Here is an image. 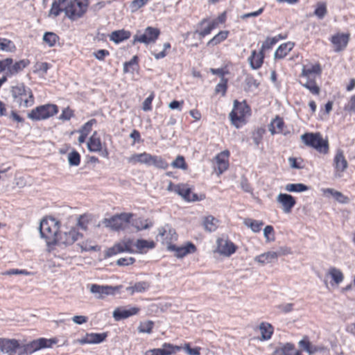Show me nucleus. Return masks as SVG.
<instances>
[{
	"label": "nucleus",
	"mask_w": 355,
	"mask_h": 355,
	"mask_svg": "<svg viewBox=\"0 0 355 355\" xmlns=\"http://www.w3.org/2000/svg\"><path fill=\"white\" fill-rule=\"evenodd\" d=\"M89 0H56L49 10V15L55 17L62 12L71 21H77L83 18L88 10Z\"/></svg>",
	"instance_id": "1"
},
{
	"label": "nucleus",
	"mask_w": 355,
	"mask_h": 355,
	"mask_svg": "<svg viewBox=\"0 0 355 355\" xmlns=\"http://www.w3.org/2000/svg\"><path fill=\"white\" fill-rule=\"evenodd\" d=\"M322 72L321 64L319 62L309 63L303 66L300 77L306 80L302 86L309 90L313 95H318L320 87L316 83V78L320 77Z\"/></svg>",
	"instance_id": "2"
},
{
	"label": "nucleus",
	"mask_w": 355,
	"mask_h": 355,
	"mask_svg": "<svg viewBox=\"0 0 355 355\" xmlns=\"http://www.w3.org/2000/svg\"><path fill=\"white\" fill-rule=\"evenodd\" d=\"M60 223L51 216L44 217L40 222V231L48 245H56Z\"/></svg>",
	"instance_id": "3"
},
{
	"label": "nucleus",
	"mask_w": 355,
	"mask_h": 355,
	"mask_svg": "<svg viewBox=\"0 0 355 355\" xmlns=\"http://www.w3.org/2000/svg\"><path fill=\"white\" fill-rule=\"evenodd\" d=\"M10 93L13 101L19 107L27 108L31 107L35 103V97L32 90L24 83H19L11 87Z\"/></svg>",
	"instance_id": "4"
},
{
	"label": "nucleus",
	"mask_w": 355,
	"mask_h": 355,
	"mask_svg": "<svg viewBox=\"0 0 355 355\" xmlns=\"http://www.w3.org/2000/svg\"><path fill=\"white\" fill-rule=\"evenodd\" d=\"M227 21L226 11L219 14L215 19L205 17L202 19L197 24V28L194 33L199 37L204 38L210 35L211 32L219 27L220 24H224Z\"/></svg>",
	"instance_id": "5"
},
{
	"label": "nucleus",
	"mask_w": 355,
	"mask_h": 355,
	"mask_svg": "<svg viewBox=\"0 0 355 355\" xmlns=\"http://www.w3.org/2000/svg\"><path fill=\"white\" fill-rule=\"evenodd\" d=\"M251 115V108L245 101L234 100L233 109L230 113V119L233 125L239 128L247 123V117Z\"/></svg>",
	"instance_id": "6"
},
{
	"label": "nucleus",
	"mask_w": 355,
	"mask_h": 355,
	"mask_svg": "<svg viewBox=\"0 0 355 355\" xmlns=\"http://www.w3.org/2000/svg\"><path fill=\"white\" fill-rule=\"evenodd\" d=\"M301 139L308 147L315 149L322 155L329 153V144L327 139H324L320 132H306L301 135Z\"/></svg>",
	"instance_id": "7"
},
{
	"label": "nucleus",
	"mask_w": 355,
	"mask_h": 355,
	"mask_svg": "<svg viewBox=\"0 0 355 355\" xmlns=\"http://www.w3.org/2000/svg\"><path fill=\"white\" fill-rule=\"evenodd\" d=\"M59 112L58 106L53 103L41 105L32 109L27 114L28 119L33 121L48 119Z\"/></svg>",
	"instance_id": "8"
},
{
	"label": "nucleus",
	"mask_w": 355,
	"mask_h": 355,
	"mask_svg": "<svg viewBox=\"0 0 355 355\" xmlns=\"http://www.w3.org/2000/svg\"><path fill=\"white\" fill-rule=\"evenodd\" d=\"M161 31L159 28L153 26L146 27L143 31H138L133 36L132 44H144L146 46L155 44L158 40Z\"/></svg>",
	"instance_id": "9"
},
{
	"label": "nucleus",
	"mask_w": 355,
	"mask_h": 355,
	"mask_svg": "<svg viewBox=\"0 0 355 355\" xmlns=\"http://www.w3.org/2000/svg\"><path fill=\"white\" fill-rule=\"evenodd\" d=\"M132 217V214L121 213L113 216L110 218L104 219L103 223L105 227L118 231L123 230L126 225L130 223Z\"/></svg>",
	"instance_id": "10"
},
{
	"label": "nucleus",
	"mask_w": 355,
	"mask_h": 355,
	"mask_svg": "<svg viewBox=\"0 0 355 355\" xmlns=\"http://www.w3.org/2000/svg\"><path fill=\"white\" fill-rule=\"evenodd\" d=\"M87 146L89 151L98 153L105 158L109 157V150L105 144L102 142L101 138L96 131H94L89 138Z\"/></svg>",
	"instance_id": "11"
},
{
	"label": "nucleus",
	"mask_w": 355,
	"mask_h": 355,
	"mask_svg": "<svg viewBox=\"0 0 355 355\" xmlns=\"http://www.w3.org/2000/svg\"><path fill=\"white\" fill-rule=\"evenodd\" d=\"M178 192L177 194L187 202H196L200 201L205 198V194L198 196L192 192L191 188L188 184L179 183L177 184Z\"/></svg>",
	"instance_id": "12"
},
{
	"label": "nucleus",
	"mask_w": 355,
	"mask_h": 355,
	"mask_svg": "<svg viewBox=\"0 0 355 355\" xmlns=\"http://www.w3.org/2000/svg\"><path fill=\"white\" fill-rule=\"evenodd\" d=\"M230 157V152L228 150H225L216 155L214 159L216 166L214 169L218 176H220L229 168Z\"/></svg>",
	"instance_id": "13"
},
{
	"label": "nucleus",
	"mask_w": 355,
	"mask_h": 355,
	"mask_svg": "<svg viewBox=\"0 0 355 355\" xmlns=\"http://www.w3.org/2000/svg\"><path fill=\"white\" fill-rule=\"evenodd\" d=\"M216 251L225 257H230L234 254L238 247L230 240L218 238L216 241Z\"/></svg>",
	"instance_id": "14"
},
{
	"label": "nucleus",
	"mask_w": 355,
	"mask_h": 355,
	"mask_svg": "<svg viewBox=\"0 0 355 355\" xmlns=\"http://www.w3.org/2000/svg\"><path fill=\"white\" fill-rule=\"evenodd\" d=\"M82 234L76 227H71L69 231L58 234L56 244H64L66 245L74 243Z\"/></svg>",
	"instance_id": "15"
},
{
	"label": "nucleus",
	"mask_w": 355,
	"mask_h": 355,
	"mask_svg": "<svg viewBox=\"0 0 355 355\" xmlns=\"http://www.w3.org/2000/svg\"><path fill=\"white\" fill-rule=\"evenodd\" d=\"M333 166L336 174L338 176H340L341 173L348 168V162L343 150L338 149L336 151L333 159Z\"/></svg>",
	"instance_id": "16"
},
{
	"label": "nucleus",
	"mask_w": 355,
	"mask_h": 355,
	"mask_svg": "<svg viewBox=\"0 0 355 355\" xmlns=\"http://www.w3.org/2000/svg\"><path fill=\"white\" fill-rule=\"evenodd\" d=\"M277 202L280 205L281 209L285 214L291 213L293 207L296 205L295 198L287 193H279L277 196Z\"/></svg>",
	"instance_id": "17"
},
{
	"label": "nucleus",
	"mask_w": 355,
	"mask_h": 355,
	"mask_svg": "<svg viewBox=\"0 0 355 355\" xmlns=\"http://www.w3.org/2000/svg\"><path fill=\"white\" fill-rule=\"evenodd\" d=\"M107 336V333H87L85 336L74 341L81 345L86 344H98L103 342Z\"/></svg>",
	"instance_id": "18"
},
{
	"label": "nucleus",
	"mask_w": 355,
	"mask_h": 355,
	"mask_svg": "<svg viewBox=\"0 0 355 355\" xmlns=\"http://www.w3.org/2000/svg\"><path fill=\"white\" fill-rule=\"evenodd\" d=\"M157 236L161 237L162 243L165 245L168 250H170L171 245H174L173 242L178 239V235L175 230L171 229L167 230L165 227L159 228Z\"/></svg>",
	"instance_id": "19"
},
{
	"label": "nucleus",
	"mask_w": 355,
	"mask_h": 355,
	"mask_svg": "<svg viewBox=\"0 0 355 355\" xmlns=\"http://www.w3.org/2000/svg\"><path fill=\"white\" fill-rule=\"evenodd\" d=\"M349 33H336L331 36L330 41L336 52L344 50L349 41Z\"/></svg>",
	"instance_id": "20"
},
{
	"label": "nucleus",
	"mask_w": 355,
	"mask_h": 355,
	"mask_svg": "<svg viewBox=\"0 0 355 355\" xmlns=\"http://www.w3.org/2000/svg\"><path fill=\"white\" fill-rule=\"evenodd\" d=\"M122 286H101L98 284H92L90 288V291L93 293H98L99 298H103L104 295H114L116 291L121 288Z\"/></svg>",
	"instance_id": "21"
},
{
	"label": "nucleus",
	"mask_w": 355,
	"mask_h": 355,
	"mask_svg": "<svg viewBox=\"0 0 355 355\" xmlns=\"http://www.w3.org/2000/svg\"><path fill=\"white\" fill-rule=\"evenodd\" d=\"M196 250V246L191 242H187L185 245L181 247L175 245L170 246V251L175 252V256L178 258H182L189 254L195 253Z\"/></svg>",
	"instance_id": "22"
},
{
	"label": "nucleus",
	"mask_w": 355,
	"mask_h": 355,
	"mask_svg": "<svg viewBox=\"0 0 355 355\" xmlns=\"http://www.w3.org/2000/svg\"><path fill=\"white\" fill-rule=\"evenodd\" d=\"M139 311L140 308L136 306L131 307L129 309H125L123 307H118L113 311V318L115 320L119 321L137 315Z\"/></svg>",
	"instance_id": "23"
},
{
	"label": "nucleus",
	"mask_w": 355,
	"mask_h": 355,
	"mask_svg": "<svg viewBox=\"0 0 355 355\" xmlns=\"http://www.w3.org/2000/svg\"><path fill=\"white\" fill-rule=\"evenodd\" d=\"M96 123L97 120L96 119H92L84 123L78 130V132L80 134L78 139L80 145L85 142L88 135L92 130L93 126Z\"/></svg>",
	"instance_id": "24"
},
{
	"label": "nucleus",
	"mask_w": 355,
	"mask_h": 355,
	"mask_svg": "<svg viewBox=\"0 0 355 355\" xmlns=\"http://www.w3.org/2000/svg\"><path fill=\"white\" fill-rule=\"evenodd\" d=\"M151 154L144 152L141 153L132 154L128 158V163L136 165L137 164L150 166Z\"/></svg>",
	"instance_id": "25"
},
{
	"label": "nucleus",
	"mask_w": 355,
	"mask_h": 355,
	"mask_svg": "<svg viewBox=\"0 0 355 355\" xmlns=\"http://www.w3.org/2000/svg\"><path fill=\"white\" fill-rule=\"evenodd\" d=\"M31 62L28 59H23L15 62H12L8 67L6 74L8 76H12L22 71L26 67L30 64Z\"/></svg>",
	"instance_id": "26"
},
{
	"label": "nucleus",
	"mask_w": 355,
	"mask_h": 355,
	"mask_svg": "<svg viewBox=\"0 0 355 355\" xmlns=\"http://www.w3.org/2000/svg\"><path fill=\"white\" fill-rule=\"evenodd\" d=\"M265 58V53L259 50L257 52L256 50L252 51L251 55L248 58L250 67L253 69H259L261 67Z\"/></svg>",
	"instance_id": "27"
},
{
	"label": "nucleus",
	"mask_w": 355,
	"mask_h": 355,
	"mask_svg": "<svg viewBox=\"0 0 355 355\" xmlns=\"http://www.w3.org/2000/svg\"><path fill=\"white\" fill-rule=\"evenodd\" d=\"M274 355H303L301 350L296 349L292 343H286L275 351Z\"/></svg>",
	"instance_id": "28"
},
{
	"label": "nucleus",
	"mask_w": 355,
	"mask_h": 355,
	"mask_svg": "<svg viewBox=\"0 0 355 355\" xmlns=\"http://www.w3.org/2000/svg\"><path fill=\"white\" fill-rule=\"evenodd\" d=\"M295 46L293 42H287L279 46L274 54L275 60H282L288 55Z\"/></svg>",
	"instance_id": "29"
},
{
	"label": "nucleus",
	"mask_w": 355,
	"mask_h": 355,
	"mask_svg": "<svg viewBox=\"0 0 355 355\" xmlns=\"http://www.w3.org/2000/svg\"><path fill=\"white\" fill-rule=\"evenodd\" d=\"M135 246L137 248L135 253L144 254L149 250L155 248L156 243L153 240L137 239Z\"/></svg>",
	"instance_id": "30"
},
{
	"label": "nucleus",
	"mask_w": 355,
	"mask_h": 355,
	"mask_svg": "<svg viewBox=\"0 0 355 355\" xmlns=\"http://www.w3.org/2000/svg\"><path fill=\"white\" fill-rule=\"evenodd\" d=\"M285 126L286 125L283 118L277 115L269 124V131L272 135L281 134L283 133Z\"/></svg>",
	"instance_id": "31"
},
{
	"label": "nucleus",
	"mask_w": 355,
	"mask_h": 355,
	"mask_svg": "<svg viewBox=\"0 0 355 355\" xmlns=\"http://www.w3.org/2000/svg\"><path fill=\"white\" fill-rule=\"evenodd\" d=\"M131 37V32L125 29L114 31L109 35L110 40L115 44L123 42Z\"/></svg>",
	"instance_id": "32"
},
{
	"label": "nucleus",
	"mask_w": 355,
	"mask_h": 355,
	"mask_svg": "<svg viewBox=\"0 0 355 355\" xmlns=\"http://www.w3.org/2000/svg\"><path fill=\"white\" fill-rule=\"evenodd\" d=\"M322 191L324 196L331 195L340 204H347L350 201V199L348 196L344 195L340 191H336L334 189H322Z\"/></svg>",
	"instance_id": "33"
},
{
	"label": "nucleus",
	"mask_w": 355,
	"mask_h": 355,
	"mask_svg": "<svg viewBox=\"0 0 355 355\" xmlns=\"http://www.w3.org/2000/svg\"><path fill=\"white\" fill-rule=\"evenodd\" d=\"M259 329L261 333L260 340H268L272 338L274 334L273 326L267 322H262L259 325Z\"/></svg>",
	"instance_id": "34"
},
{
	"label": "nucleus",
	"mask_w": 355,
	"mask_h": 355,
	"mask_svg": "<svg viewBox=\"0 0 355 355\" xmlns=\"http://www.w3.org/2000/svg\"><path fill=\"white\" fill-rule=\"evenodd\" d=\"M279 254L276 252L268 251L257 256L254 258L255 261L262 265L270 263L277 260Z\"/></svg>",
	"instance_id": "35"
},
{
	"label": "nucleus",
	"mask_w": 355,
	"mask_h": 355,
	"mask_svg": "<svg viewBox=\"0 0 355 355\" xmlns=\"http://www.w3.org/2000/svg\"><path fill=\"white\" fill-rule=\"evenodd\" d=\"M327 275L331 277V284L339 285L344 280V274L341 270L336 267H330L328 270Z\"/></svg>",
	"instance_id": "36"
},
{
	"label": "nucleus",
	"mask_w": 355,
	"mask_h": 355,
	"mask_svg": "<svg viewBox=\"0 0 355 355\" xmlns=\"http://www.w3.org/2000/svg\"><path fill=\"white\" fill-rule=\"evenodd\" d=\"M288 37L287 34H279L275 37H268L263 42L261 49L264 53L265 51L272 48L279 40H285Z\"/></svg>",
	"instance_id": "37"
},
{
	"label": "nucleus",
	"mask_w": 355,
	"mask_h": 355,
	"mask_svg": "<svg viewBox=\"0 0 355 355\" xmlns=\"http://www.w3.org/2000/svg\"><path fill=\"white\" fill-rule=\"evenodd\" d=\"M19 347L20 345L17 340L3 338L1 351H5L10 354H15Z\"/></svg>",
	"instance_id": "38"
},
{
	"label": "nucleus",
	"mask_w": 355,
	"mask_h": 355,
	"mask_svg": "<svg viewBox=\"0 0 355 355\" xmlns=\"http://www.w3.org/2000/svg\"><path fill=\"white\" fill-rule=\"evenodd\" d=\"M230 31L225 30V31H220L217 34H216L211 40H209L207 43V46H215L223 42H224L229 36Z\"/></svg>",
	"instance_id": "39"
},
{
	"label": "nucleus",
	"mask_w": 355,
	"mask_h": 355,
	"mask_svg": "<svg viewBox=\"0 0 355 355\" xmlns=\"http://www.w3.org/2000/svg\"><path fill=\"white\" fill-rule=\"evenodd\" d=\"M139 57L136 55H134L130 60L128 62H125L123 64V71L124 73H134L135 71H138L139 69Z\"/></svg>",
	"instance_id": "40"
},
{
	"label": "nucleus",
	"mask_w": 355,
	"mask_h": 355,
	"mask_svg": "<svg viewBox=\"0 0 355 355\" xmlns=\"http://www.w3.org/2000/svg\"><path fill=\"white\" fill-rule=\"evenodd\" d=\"M218 220L211 215L204 217L202 220V226L205 230L209 232L216 231L218 228Z\"/></svg>",
	"instance_id": "41"
},
{
	"label": "nucleus",
	"mask_w": 355,
	"mask_h": 355,
	"mask_svg": "<svg viewBox=\"0 0 355 355\" xmlns=\"http://www.w3.org/2000/svg\"><path fill=\"white\" fill-rule=\"evenodd\" d=\"M94 216L90 214L80 215L77 221V225L83 230H87L89 225L93 223Z\"/></svg>",
	"instance_id": "42"
},
{
	"label": "nucleus",
	"mask_w": 355,
	"mask_h": 355,
	"mask_svg": "<svg viewBox=\"0 0 355 355\" xmlns=\"http://www.w3.org/2000/svg\"><path fill=\"white\" fill-rule=\"evenodd\" d=\"M42 40L49 47H53L59 42L60 37L53 32H46L43 35Z\"/></svg>",
	"instance_id": "43"
},
{
	"label": "nucleus",
	"mask_w": 355,
	"mask_h": 355,
	"mask_svg": "<svg viewBox=\"0 0 355 355\" xmlns=\"http://www.w3.org/2000/svg\"><path fill=\"white\" fill-rule=\"evenodd\" d=\"M243 223L255 233L259 232L264 225V223L261 220H257L250 218H245Z\"/></svg>",
	"instance_id": "44"
},
{
	"label": "nucleus",
	"mask_w": 355,
	"mask_h": 355,
	"mask_svg": "<svg viewBox=\"0 0 355 355\" xmlns=\"http://www.w3.org/2000/svg\"><path fill=\"white\" fill-rule=\"evenodd\" d=\"M153 165L155 167L160 169H167L168 163L162 156L151 155L150 166Z\"/></svg>",
	"instance_id": "45"
},
{
	"label": "nucleus",
	"mask_w": 355,
	"mask_h": 355,
	"mask_svg": "<svg viewBox=\"0 0 355 355\" xmlns=\"http://www.w3.org/2000/svg\"><path fill=\"white\" fill-rule=\"evenodd\" d=\"M150 287V285L146 282H139L135 283L133 286L127 288V291H130L131 294L135 293H142L146 291Z\"/></svg>",
	"instance_id": "46"
},
{
	"label": "nucleus",
	"mask_w": 355,
	"mask_h": 355,
	"mask_svg": "<svg viewBox=\"0 0 355 355\" xmlns=\"http://www.w3.org/2000/svg\"><path fill=\"white\" fill-rule=\"evenodd\" d=\"M314 15H315L318 19H323L325 15L327 14V3L323 1H319L315 5V8L313 12Z\"/></svg>",
	"instance_id": "47"
},
{
	"label": "nucleus",
	"mask_w": 355,
	"mask_h": 355,
	"mask_svg": "<svg viewBox=\"0 0 355 355\" xmlns=\"http://www.w3.org/2000/svg\"><path fill=\"white\" fill-rule=\"evenodd\" d=\"M162 351L164 352V355H172L182 349L181 346L174 345L169 343H164L162 345Z\"/></svg>",
	"instance_id": "48"
},
{
	"label": "nucleus",
	"mask_w": 355,
	"mask_h": 355,
	"mask_svg": "<svg viewBox=\"0 0 355 355\" xmlns=\"http://www.w3.org/2000/svg\"><path fill=\"white\" fill-rule=\"evenodd\" d=\"M171 166L174 168L182 169L186 171L188 169V164L185 161V158L182 155H178L174 161L171 163Z\"/></svg>",
	"instance_id": "49"
},
{
	"label": "nucleus",
	"mask_w": 355,
	"mask_h": 355,
	"mask_svg": "<svg viewBox=\"0 0 355 355\" xmlns=\"http://www.w3.org/2000/svg\"><path fill=\"white\" fill-rule=\"evenodd\" d=\"M285 189L288 192H303L309 190V187L302 183L288 184L286 185Z\"/></svg>",
	"instance_id": "50"
},
{
	"label": "nucleus",
	"mask_w": 355,
	"mask_h": 355,
	"mask_svg": "<svg viewBox=\"0 0 355 355\" xmlns=\"http://www.w3.org/2000/svg\"><path fill=\"white\" fill-rule=\"evenodd\" d=\"M228 88V80H220V82L216 85L214 94L216 95L220 94L222 96L226 95Z\"/></svg>",
	"instance_id": "51"
},
{
	"label": "nucleus",
	"mask_w": 355,
	"mask_h": 355,
	"mask_svg": "<svg viewBox=\"0 0 355 355\" xmlns=\"http://www.w3.org/2000/svg\"><path fill=\"white\" fill-rule=\"evenodd\" d=\"M81 157L80 153L76 150H72L68 155V161L70 166H78L80 164Z\"/></svg>",
	"instance_id": "52"
},
{
	"label": "nucleus",
	"mask_w": 355,
	"mask_h": 355,
	"mask_svg": "<svg viewBox=\"0 0 355 355\" xmlns=\"http://www.w3.org/2000/svg\"><path fill=\"white\" fill-rule=\"evenodd\" d=\"M154 322L151 320L141 322L138 327V331L140 333L150 334L153 331Z\"/></svg>",
	"instance_id": "53"
},
{
	"label": "nucleus",
	"mask_w": 355,
	"mask_h": 355,
	"mask_svg": "<svg viewBox=\"0 0 355 355\" xmlns=\"http://www.w3.org/2000/svg\"><path fill=\"white\" fill-rule=\"evenodd\" d=\"M80 246L83 251H96L99 250V247L92 240L83 241Z\"/></svg>",
	"instance_id": "54"
},
{
	"label": "nucleus",
	"mask_w": 355,
	"mask_h": 355,
	"mask_svg": "<svg viewBox=\"0 0 355 355\" xmlns=\"http://www.w3.org/2000/svg\"><path fill=\"white\" fill-rule=\"evenodd\" d=\"M119 245H120L121 248L123 250V252H127L130 253H135V250H134L133 246L135 244L133 243L132 240L128 239L125 241H123L121 242L118 243Z\"/></svg>",
	"instance_id": "55"
},
{
	"label": "nucleus",
	"mask_w": 355,
	"mask_h": 355,
	"mask_svg": "<svg viewBox=\"0 0 355 355\" xmlns=\"http://www.w3.org/2000/svg\"><path fill=\"white\" fill-rule=\"evenodd\" d=\"M121 252H123V250L121 248L120 245H119L117 243H115L112 247L107 248L105 251L104 257L105 259H107Z\"/></svg>",
	"instance_id": "56"
},
{
	"label": "nucleus",
	"mask_w": 355,
	"mask_h": 355,
	"mask_svg": "<svg viewBox=\"0 0 355 355\" xmlns=\"http://www.w3.org/2000/svg\"><path fill=\"white\" fill-rule=\"evenodd\" d=\"M15 48V46L11 40L0 37V51H10Z\"/></svg>",
	"instance_id": "57"
},
{
	"label": "nucleus",
	"mask_w": 355,
	"mask_h": 355,
	"mask_svg": "<svg viewBox=\"0 0 355 355\" xmlns=\"http://www.w3.org/2000/svg\"><path fill=\"white\" fill-rule=\"evenodd\" d=\"M74 110L68 106L62 110L59 119L62 121H69L71 118L74 117Z\"/></svg>",
	"instance_id": "58"
},
{
	"label": "nucleus",
	"mask_w": 355,
	"mask_h": 355,
	"mask_svg": "<svg viewBox=\"0 0 355 355\" xmlns=\"http://www.w3.org/2000/svg\"><path fill=\"white\" fill-rule=\"evenodd\" d=\"M40 345H41V349L44 348H51L54 345H56L58 342V339L57 338H40Z\"/></svg>",
	"instance_id": "59"
},
{
	"label": "nucleus",
	"mask_w": 355,
	"mask_h": 355,
	"mask_svg": "<svg viewBox=\"0 0 355 355\" xmlns=\"http://www.w3.org/2000/svg\"><path fill=\"white\" fill-rule=\"evenodd\" d=\"M171 48V44L170 42H165L164 44V49L163 51L156 53L153 52L152 54L156 60H159L165 58L168 55V50Z\"/></svg>",
	"instance_id": "60"
},
{
	"label": "nucleus",
	"mask_w": 355,
	"mask_h": 355,
	"mask_svg": "<svg viewBox=\"0 0 355 355\" xmlns=\"http://www.w3.org/2000/svg\"><path fill=\"white\" fill-rule=\"evenodd\" d=\"M149 0H133L130 4V10L132 12L139 10L140 8L146 6Z\"/></svg>",
	"instance_id": "61"
},
{
	"label": "nucleus",
	"mask_w": 355,
	"mask_h": 355,
	"mask_svg": "<svg viewBox=\"0 0 355 355\" xmlns=\"http://www.w3.org/2000/svg\"><path fill=\"white\" fill-rule=\"evenodd\" d=\"M182 349H184L189 355H200L201 347H196L191 348L189 343H184Z\"/></svg>",
	"instance_id": "62"
},
{
	"label": "nucleus",
	"mask_w": 355,
	"mask_h": 355,
	"mask_svg": "<svg viewBox=\"0 0 355 355\" xmlns=\"http://www.w3.org/2000/svg\"><path fill=\"white\" fill-rule=\"evenodd\" d=\"M155 93L152 92L148 97H147L142 104V109L145 112L150 111L152 110V103L155 98Z\"/></svg>",
	"instance_id": "63"
},
{
	"label": "nucleus",
	"mask_w": 355,
	"mask_h": 355,
	"mask_svg": "<svg viewBox=\"0 0 355 355\" xmlns=\"http://www.w3.org/2000/svg\"><path fill=\"white\" fill-rule=\"evenodd\" d=\"M110 54V51L107 49H99L93 53V55L99 61H104Z\"/></svg>",
	"instance_id": "64"
}]
</instances>
